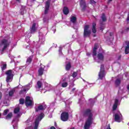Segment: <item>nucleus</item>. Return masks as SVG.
<instances>
[{
	"label": "nucleus",
	"instance_id": "obj_23",
	"mask_svg": "<svg viewBox=\"0 0 129 129\" xmlns=\"http://www.w3.org/2000/svg\"><path fill=\"white\" fill-rule=\"evenodd\" d=\"M120 83H121V80H120V79L118 78L116 79L114 82L115 87H118V86L120 85Z\"/></svg>",
	"mask_w": 129,
	"mask_h": 129
},
{
	"label": "nucleus",
	"instance_id": "obj_20",
	"mask_svg": "<svg viewBox=\"0 0 129 129\" xmlns=\"http://www.w3.org/2000/svg\"><path fill=\"white\" fill-rule=\"evenodd\" d=\"M37 31L36 29V23H34L32 25V26L30 28V34H35Z\"/></svg>",
	"mask_w": 129,
	"mask_h": 129
},
{
	"label": "nucleus",
	"instance_id": "obj_32",
	"mask_svg": "<svg viewBox=\"0 0 129 129\" xmlns=\"http://www.w3.org/2000/svg\"><path fill=\"white\" fill-rule=\"evenodd\" d=\"M89 103L90 105H94V103H95V100H93L92 98H90L89 99Z\"/></svg>",
	"mask_w": 129,
	"mask_h": 129
},
{
	"label": "nucleus",
	"instance_id": "obj_47",
	"mask_svg": "<svg viewBox=\"0 0 129 129\" xmlns=\"http://www.w3.org/2000/svg\"><path fill=\"white\" fill-rule=\"evenodd\" d=\"M124 31H125L126 33H128L129 27H127L126 29H124Z\"/></svg>",
	"mask_w": 129,
	"mask_h": 129
},
{
	"label": "nucleus",
	"instance_id": "obj_21",
	"mask_svg": "<svg viewBox=\"0 0 129 129\" xmlns=\"http://www.w3.org/2000/svg\"><path fill=\"white\" fill-rule=\"evenodd\" d=\"M118 102L119 100L117 99H115L114 101V104L113 105L112 107V111H114L115 110H116V109L117 108V105H118Z\"/></svg>",
	"mask_w": 129,
	"mask_h": 129
},
{
	"label": "nucleus",
	"instance_id": "obj_13",
	"mask_svg": "<svg viewBox=\"0 0 129 129\" xmlns=\"http://www.w3.org/2000/svg\"><path fill=\"white\" fill-rule=\"evenodd\" d=\"M50 2H51V0H48L45 3L44 15H47L49 13V10H50Z\"/></svg>",
	"mask_w": 129,
	"mask_h": 129
},
{
	"label": "nucleus",
	"instance_id": "obj_41",
	"mask_svg": "<svg viewBox=\"0 0 129 129\" xmlns=\"http://www.w3.org/2000/svg\"><path fill=\"white\" fill-rule=\"evenodd\" d=\"M73 28L75 30H76V32H77V30H78V26H77V25H76V23L73 24Z\"/></svg>",
	"mask_w": 129,
	"mask_h": 129
},
{
	"label": "nucleus",
	"instance_id": "obj_17",
	"mask_svg": "<svg viewBox=\"0 0 129 129\" xmlns=\"http://www.w3.org/2000/svg\"><path fill=\"white\" fill-rule=\"evenodd\" d=\"M97 48H98V44L97 43H95L94 47L93 48V57L94 58V60H95V56H96L97 54Z\"/></svg>",
	"mask_w": 129,
	"mask_h": 129
},
{
	"label": "nucleus",
	"instance_id": "obj_48",
	"mask_svg": "<svg viewBox=\"0 0 129 129\" xmlns=\"http://www.w3.org/2000/svg\"><path fill=\"white\" fill-rule=\"evenodd\" d=\"M16 3H18V4H21L22 3V0H15Z\"/></svg>",
	"mask_w": 129,
	"mask_h": 129
},
{
	"label": "nucleus",
	"instance_id": "obj_27",
	"mask_svg": "<svg viewBox=\"0 0 129 129\" xmlns=\"http://www.w3.org/2000/svg\"><path fill=\"white\" fill-rule=\"evenodd\" d=\"M64 15H68L69 14V9L67 7H64L63 9Z\"/></svg>",
	"mask_w": 129,
	"mask_h": 129
},
{
	"label": "nucleus",
	"instance_id": "obj_61",
	"mask_svg": "<svg viewBox=\"0 0 129 129\" xmlns=\"http://www.w3.org/2000/svg\"><path fill=\"white\" fill-rule=\"evenodd\" d=\"M127 89L128 90H129V85H128L127 86Z\"/></svg>",
	"mask_w": 129,
	"mask_h": 129
},
{
	"label": "nucleus",
	"instance_id": "obj_55",
	"mask_svg": "<svg viewBox=\"0 0 129 129\" xmlns=\"http://www.w3.org/2000/svg\"><path fill=\"white\" fill-rule=\"evenodd\" d=\"M124 75H125V77H127V76H128V74L127 73H125L124 74Z\"/></svg>",
	"mask_w": 129,
	"mask_h": 129
},
{
	"label": "nucleus",
	"instance_id": "obj_35",
	"mask_svg": "<svg viewBox=\"0 0 129 129\" xmlns=\"http://www.w3.org/2000/svg\"><path fill=\"white\" fill-rule=\"evenodd\" d=\"M45 16L43 17V23H46L47 21L49 20V16H47V14H44Z\"/></svg>",
	"mask_w": 129,
	"mask_h": 129
},
{
	"label": "nucleus",
	"instance_id": "obj_50",
	"mask_svg": "<svg viewBox=\"0 0 129 129\" xmlns=\"http://www.w3.org/2000/svg\"><path fill=\"white\" fill-rule=\"evenodd\" d=\"M25 40H26V42H27V43H29V42H30V39H29V38H26L25 39Z\"/></svg>",
	"mask_w": 129,
	"mask_h": 129
},
{
	"label": "nucleus",
	"instance_id": "obj_56",
	"mask_svg": "<svg viewBox=\"0 0 129 129\" xmlns=\"http://www.w3.org/2000/svg\"><path fill=\"white\" fill-rule=\"evenodd\" d=\"M2 97H3V94H2V93L0 92V100L2 99Z\"/></svg>",
	"mask_w": 129,
	"mask_h": 129
},
{
	"label": "nucleus",
	"instance_id": "obj_9",
	"mask_svg": "<svg viewBox=\"0 0 129 129\" xmlns=\"http://www.w3.org/2000/svg\"><path fill=\"white\" fill-rule=\"evenodd\" d=\"M60 119L62 121H67L69 119V114L68 112H63L60 115Z\"/></svg>",
	"mask_w": 129,
	"mask_h": 129
},
{
	"label": "nucleus",
	"instance_id": "obj_18",
	"mask_svg": "<svg viewBox=\"0 0 129 129\" xmlns=\"http://www.w3.org/2000/svg\"><path fill=\"white\" fill-rule=\"evenodd\" d=\"M39 42H40L41 44H43V43H44L46 40L45 35H44V34L41 32H39Z\"/></svg>",
	"mask_w": 129,
	"mask_h": 129
},
{
	"label": "nucleus",
	"instance_id": "obj_52",
	"mask_svg": "<svg viewBox=\"0 0 129 129\" xmlns=\"http://www.w3.org/2000/svg\"><path fill=\"white\" fill-rule=\"evenodd\" d=\"M33 84V82H31L30 83H29L27 86H29V85H32Z\"/></svg>",
	"mask_w": 129,
	"mask_h": 129
},
{
	"label": "nucleus",
	"instance_id": "obj_40",
	"mask_svg": "<svg viewBox=\"0 0 129 129\" xmlns=\"http://www.w3.org/2000/svg\"><path fill=\"white\" fill-rule=\"evenodd\" d=\"M19 103L20 104H24L25 103V100L23 98H21L19 100Z\"/></svg>",
	"mask_w": 129,
	"mask_h": 129
},
{
	"label": "nucleus",
	"instance_id": "obj_1",
	"mask_svg": "<svg viewBox=\"0 0 129 129\" xmlns=\"http://www.w3.org/2000/svg\"><path fill=\"white\" fill-rule=\"evenodd\" d=\"M82 115L84 118H87L86 120L84 129L90 128V125L93 122V113H92V110L90 108H87L82 111Z\"/></svg>",
	"mask_w": 129,
	"mask_h": 129
},
{
	"label": "nucleus",
	"instance_id": "obj_64",
	"mask_svg": "<svg viewBox=\"0 0 129 129\" xmlns=\"http://www.w3.org/2000/svg\"><path fill=\"white\" fill-rule=\"evenodd\" d=\"M87 83L89 85H90L91 84H93L92 83H90L89 82H87Z\"/></svg>",
	"mask_w": 129,
	"mask_h": 129
},
{
	"label": "nucleus",
	"instance_id": "obj_37",
	"mask_svg": "<svg viewBox=\"0 0 129 129\" xmlns=\"http://www.w3.org/2000/svg\"><path fill=\"white\" fill-rule=\"evenodd\" d=\"M9 111H10V110L9 109H6L4 111V112L3 113V115H7L8 113H9Z\"/></svg>",
	"mask_w": 129,
	"mask_h": 129
},
{
	"label": "nucleus",
	"instance_id": "obj_28",
	"mask_svg": "<svg viewBox=\"0 0 129 129\" xmlns=\"http://www.w3.org/2000/svg\"><path fill=\"white\" fill-rule=\"evenodd\" d=\"M29 89H30V87L27 88H27H24L22 90H21L19 92L20 95H21L22 94H24V93H27V91H28V90H29Z\"/></svg>",
	"mask_w": 129,
	"mask_h": 129
},
{
	"label": "nucleus",
	"instance_id": "obj_43",
	"mask_svg": "<svg viewBox=\"0 0 129 129\" xmlns=\"http://www.w3.org/2000/svg\"><path fill=\"white\" fill-rule=\"evenodd\" d=\"M68 86V83L67 82H64L62 83L61 85L62 87H67Z\"/></svg>",
	"mask_w": 129,
	"mask_h": 129
},
{
	"label": "nucleus",
	"instance_id": "obj_19",
	"mask_svg": "<svg viewBox=\"0 0 129 129\" xmlns=\"http://www.w3.org/2000/svg\"><path fill=\"white\" fill-rule=\"evenodd\" d=\"M125 44H126V46H125L124 44H123L122 48H124V47H125V54H127L129 53V41H125Z\"/></svg>",
	"mask_w": 129,
	"mask_h": 129
},
{
	"label": "nucleus",
	"instance_id": "obj_3",
	"mask_svg": "<svg viewBox=\"0 0 129 129\" xmlns=\"http://www.w3.org/2000/svg\"><path fill=\"white\" fill-rule=\"evenodd\" d=\"M10 39L11 37H10V36L7 35L6 36L4 39L1 40L0 42V46H3V45H4V47L1 50V54H4L5 50H6L7 48H8V47H9L10 45H11L12 41L10 40Z\"/></svg>",
	"mask_w": 129,
	"mask_h": 129
},
{
	"label": "nucleus",
	"instance_id": "obj_6",
	"mask_svg": "<svg viewBox=\"0 0 129 129\" xmlns=\"http://www.w3.org/2000/svg\"><path fill=\"white\" fill-rule=\"evenodd\" d=\"M13 73V70H9L6 72V74L7 76L6 78V82H12L13 81V78H14V75Z\"/></svg>",
	"mask_w": 129,
	"mask_h": 129
},
{
	"label": "nucleus",
	"instance_id": "obj_16",
	"mask_svg": "<svg viewBox=\"0 0 129 129\" xmlns=\"http://www.w3.org/2000/svg\"><path fill=\"white\" fill-rule=\"evenodd\" d=\"M97 31L96 30V23L95 22H93L92 23V32L93 33V34H92V36L93 37H96V32Z\"/></svg>",
	"mask_w": 129,
	"mask_h": 129
},
{
	"label": "nucleus",
	"instance_id": "obj_25",
	"mask_svg": "<svg viewBox=\"0 0 129 129\" xmlns=\"http://www.w3.org/2000/svg\"><path fill=\"white\" fill-rule=\"evenodd\" d=\"M26 6H21V8L20 9V15H22V16H23V15H24L25 13V10H26Z\"/></svg>",
	"mask_w": 129,
	"mask_h": 129
},
{
	"label": "nucleus",
	"instance_id": "obj_57",
	"mask_svg": "<svg viewBox=\"0 0 129 129\" xmlns=\"http://www.w3.org/2000/svg\"><path fill=\"white\" fill-rule=\"evenodd\" d=\"M50 129H56V128L54 126H52L50 127Z\"/></svg>",
	"mask_w": 129,
	"mask_h": 129
},
{
	"label": "nucleus",
	"instance_id": "obj_53",
	"mask_svg": "<svg viewBox=\"0 0 129 129\" xmlns=\"http://www.w3.org/2000/svg\"><path fill=\"white\" fill-rule=\"evenodd\" d=\"M106 129H111V128H110V125L109 124L108 125V126H107V127Z\"/></svg>",
	"mask_w": 129,
	"mask_h": 129
},
{
	"label": "nucleus",
	"instance_id": "obj_38",
	"mask_svg": "<svg viewBox=\"0 0 129 129\" xmlns=\"http://www.w3.org/2000/svg\"><path fill=\"white\" fill-rule=\"evenodd\" d=\"M3 104H5V106H9L10 105V103L6 100L3 101Z\"/></svg>",
	"mask_w": 129,
	"mask_h": 129
},
{
	"label": "nucleus",
	"instance_id": "obj_29",
	"mask_svg": "<svg viewBox=\"0 0 129 129\" xmlns=\"http://www.w3.org/2000/svg\"><path fill=\"white\" fill-rule=\"evenodd\" d=\"M43 74H44V69L42 67H40L38 70V75L39 76H42Z\"/></svg>",
	"mask_w": 129,
	"mask_h": 129
},
{
	"label": "nucleus",
	"instance_id": "obj_7",
	"mask_svg": "<svg viewBox=\"0 0 129 129\" xmlns=\"http://www.w3.org/2000/svg\"><path fill=\"white\" fill-rule=\"evenodd\" d=\"M105 69L104 68V64H102L100 66V70L99 73V79L102 80L105 76Z\"/></svg>",
	"mask_w": 129,
	"mask_h": 129
},
{
	"label": "nucleus",
	"instance_id": "obj_60",
	"mask_svg": "<svg viewBox=\"0 0 129 129\" xmlns=\"http://www.w3.org/2000/svg\"><path fill=\"white\" fill-rule=\"evenodd\" d=\"M123 97H125V98H127V96L125 95L123 97H122L121 98H123Z\"/></svg>",
	"mask_w": 129,
	"mask_h": 129
},
{
	"label": "nucleus",
	"instance_id": "obj_49",
	"mask_svg": "<svg viewBox=\"0 0 129 129\" xmlns=\"http://www.w3.org/2000/svg\"><path fill=\"white\" fill-rule=\"evenodd\" d=\"M91 55V53H90V52L87 53V56H88V57H90Z\"/></svg>",
	"mask_w": 129,
	"mask_h": 129
},
{
	"label": "nucleus",
	"instance_id": "obj_8",
	"mask_svg": "<svg viewBox=\"0 0 129 129\" xmlns=\"http://www.w3.org/2000/svg\"><path fill=\"white\" fill-rule=\"evenodd\" d=\"M97 59H96V58L95 57V60L97 63H102L104 61V55L102 53L100 52L98 53L97 55Z\"/></svg>",
	"mask_w": 129,
	"mask_h": 129
},
{
	"label": "nucleus",
	"instance_id": "obj_22",
	"mask_svg": "<svg viewBox=\"0 0 129 129\" xmlns=\"http://www.w3.org/2000/svg\"><path fill=\"white\" fill-rule=\"evenodd\" d=\"M66 70H67V71H69V70H70V69H71V68L72 67V66L71 65V62L66 61Z\"/></svg>",
	"mask_w": 129,
	"mask_h": 129
},
{
	"label": "nucleus",
	"instance_id": "obj_42",
	"mask_svg": "<svg viewBox=\"0 0 129 129\" xmlns=\"http://www.w3.org/2000/svg\"><path fill=\"white\" fill-rule=\"evenodd\" d=\"M15 92L14 90H11L9 93V96H12L13 95H14V92Z\"/></svg>",
	"mask_w": 129,
	"mask_h": 129
},
{
	"label": "nucleus",
	"instance_id": "obj_5",
	"mask_svg": "<svg viewBox=\"0 0 129 129\" xmlns=\"http://www.w3.org/2000/svg\"><path fill=\"white\" fill-rule=\"evenodd\" d=\"M44 115L45 114L44 113L41 112L38 116L36 117L35 119L34 123H35V126L33 129H38V126H39V123L40 121V120H42V119L44 117Z\"/></svg>",
	"mask_w": 129,
	"mask_h": 129
},
{
	"label": "nucleus",
	"instance_id": "obj_11",
	"mask_svg": "<svg viewBox=\"0 0 129 129\" xmlns=\"http://www.w3.org/2000/svg\"><path fill=\"white\" fill-rule=\"evenodd\" d=\"M80 1V6L81 8L82 12H85L87 8V5H86V2L85 0H79Z\"/></svg>",
	"mask_w": 129,
	"mask_h": 129
},
{
	"label": "nucleus",
	"instance_id": "obj_59",
	"mask_svg": "<svg viewBox=\"0 0 129 129\" xmlns=\"http://www.w3.org/2000/svg\"><path fill=\"white\" fill-rule=\"evenodd\" d=\"M75 90H76V88H74L72 89V91H75Z\"/></svg>",
	"mask_w": 129,
	"mask_h": 129
},
{
	"label": "nucleus",
	"instance_id": "obj_15",
	"mask_svg": "<svg viewBox=\"0 0 129 129\" xmlns=\"http://www.w3.org/2000/svg\"><path fill=\"white\" fill-rule=\"evenodd\" d=\"M47 108V105L44 106L42 104L38 105V107H35V112H38L39 110H45Z\"/></svg>",
	"mask_w": 129,
	"mask_h": 129
},
{
	"label": "nucleus",
	"instance_id": "obj_4",
	"mask_svg": "<svg viewBox=\"0 0 129 129\" xmlns=\"http://www.w3.org/2000/svg\"><path fill=\"white\" fill-rule=\"evenodd\" d=\"M90 26L89 25H85L84 27L83 37L86 38H90L91 35V30H89Z\"/></svg>",
	"mask_w": 129,
	"mask_h": 129
},
{
	"label": "nucleus",
	"instance_id": "obj_30",
	"mask_svg": "<svg viewBox=\"0 0 129 129\" xmlns=\"http://www.w3.org/2000/svg\"><path fill=\"white\" fill-rule=\"evenodd\" d=\"M12 117H13V113L10 112L8 113V115H6V116L5 117V119H11Z\"/></svg>",
	"mask_w": 129,
	"mask_h": 129
},
{
	"label": "nucleus",
	"instance_id": "obj_34",
	"mask_svg": "<svg viewBox=\"0 0 129 129\" xmlns=\"http://www.w3.org/2000/svg\"><path fill=\"white\" fill-rule=\"evenodd\" d=\"M3 64L1 66V69L2 71H4V70H6L7 69V63L2 62Z\"/></svg>",
	"mask_w": 129,
	"mask_h": 129
},
{
	"label": "nucleus",
	"instance_id": "obj_24",
	"mask_svg": "<svg viewBox=\"0 0 129 129\" xmlns=\"http://www.w3.org/2000/svg\"><path fill=\"white\" fill-rule=\"evenodd\" d=\"M33 58H34V55H30L27 59L26 62L28 65H30L31 63H32V61L33 60Z\"/></svg>",
	"mask_w": 129,
	"mask_h": 129
},
{
	"label": "nucleus",
	"instance_id": "obj_44",
	"mask_svg": "<svg viewBox=\"0 0 129 129\" xmlns=\"http://www.w3.org/2000/svg\"><path fill=\"white\" fill-rule=\"evenodd\" d=\"M62 49H63V48H62V47H59L58 52H59L60 55H62L63 54V53L62 52Z\"/></svg>",
	"mask_w": 129,
	"mask_h": 129
},
{
	"label": "nucleus",
	"instance_id": "obj_39",
	"mask_svg": "<svg viewBox=\"0 0 129 129\" xmlns=\"http://www.w3.org/2000/svg\"><path fill=\"white\" fill-rule=\"evenodd\" d=\"M77 75H78V72H74L73 73L72 76H73V78H76Z\"/></svg>",
	"mask_w": 129,
	"mask_h": 129
},
{
	"label": "nucleus",
	"instance_id": "obj_62",
	"mask_svg": "<svg viewBox=\"0 0 129 129\" xmlns=\"http://www.w3.org/2000/svg\"><path fill=\"white\" fill-rule=\"evenodd\" d=\"M1 118H3V117L2 116V113H0V118H1Z\"/></svg>",
	"mask_w": 129,
	"mask_h": 129
},
{
	"label": "nucleus",
	"instance_id": "obj_36",
	"mask_svg": "<svg viewBox=\"0 0 129 129\" xmlns=\"http://www.w3.org/2000/svg\"><path fill=\"white\" fill-rule=\"evenodd\" d=\"M37 85L38 86V88H39L40 89V88H41V87H42V82H41L40 81H37Z\"/></svg>",
	"mask_w": 129,
	"mask_h": 129
},
{
	"label": "nucleus",
	"instance_id": "obj_33",
	"mask_svg": "<svg viewBox=\"0 0 129 129\" xmlns=\"http://www.w3.org/2000/svg\"><path fill=\"white\" fill-rule=\"evenodd\" d=\"M77 20V18H76V17L73 16L71 18V22H72V23H73V24H76Z\"/></svg>",
	"mask_w": 129,
	"mask_h": 129
},
{
	"label": "nucleus",
	"instance_id": "obj_51",
	"mask_svg": "<svg viewBox=\"0 0 129 129\" xmlns=\"http://www.w3.org/2000/svg\"><path fill=\"white\" fill-rule=\"evenodd\" d=\"M124 33H125V31L124 30H122L121 31V35H123V34H124Z\"/></svg>",
	"mask_w": 129,
	"mask_h": 129
},
{
	"label": "nucleus",
	"instance_id": "obj_26",
	"mask_svg": "<svg viewBox=\"0 0 129 129\" xmlns=\"http://www.w3.org/2000/svg\"><path fill=\"white\" fill-rule=\"evenodd\" d=\"M105 24L104 23H103L102 22H100V30L102 31V32L104 30L105 28Z\"/></svg>",
	"mask_w": 129,
	"mask_h": 129
},
{
	"label": "nucleus",
	"instance_id": "obj_14",
	"mask_svg": "<svg viewBox=\"0 0 129 129\" xmlns=\"http://www.w3.org/2000/svg\"><path fill=\"white\" fill-rule=\"evenodd\" d=\"M114 37L113 32H110L109 36H107V33H106L104 35V38L106 39V41H111V40H113Z\"/></svg>",
	"mask_w": 129,
	"mask_h": 129
},
{
	"label": "nucleus",
	"instance_id": "obj_46",
	"mask_svg": "<svg viewBox=\"0 0 129 129\" xmlns=\"http://www.w3.org/2000/svg\"><path fill=\"white\" fill-rule=\"evenodd\" d=\"M120 60H121V55H119L118 56V58H117V60L118 61H120Z\"/></svg>",
	"mask_w": 129,
	"mask_h": 129
},
{
	"label": "nucleus",
	"instance_id": "obj_54",
	"mask_svg": "<svg viewBox=\"0 0 129 129\" xmlns=\"http://www.w3.org/2000/svg\"><path fill=\"white\" fill-rule=\"evenodd\" d=\"M67 79V78H64L63 79H62V82H65V81H66Z\"/></svg>",
	"mask_w": 129,
	"mask_h": 129
},
{
	"label": "nucleus",
	"instance_id": "obj_12",
	"mask_svg": "<svg viewBox=\"0 0 129 129\" xmlns=\"http://www.w3.org/2000/svg\"><path fill=\"white\" fill-rule=\"evenodd\" d=\"M25 103L27 107H29V106H32V105H33V101L31 100V97H26Z\"/></svg>",
	"mask_w": 129,
	"mask_h": 129
},
{
	"label": "nucleus",
	"instance_id": "obj_2",
	"mask_svg": "<svg viewBox=\"0 0 129 129\" xmlns=\"http://www.w3.org/2000/svg\"><path fill=\"white\" fill-rule=\"evenodd\" d=\"M20 109L19 107L15 108L14 110V113L15 114H17V115L13 118L11 122L14 129H18V124L19 123V121H20L19 117H21L22 114H23V112H20Z\"/></svg>",
	"mask_w": 129,
	"mask_h": 129
},
{
	"label": "nucleus",
	"instance_id": "obj_45",
	"mask_svg": "<svg viewBox=\"0 0 129 129\" xmlns=\"http://www.w3.org/2000/svg\"><path fill=\"white\" fill-rule=\"evenodd\" d=\"M90 4L91 5H95V4H96V2L94 1V0H90Z\"/></svg>",
	"mask_w": 129,
	"mask_h": 129
},
{
	"label": "nucleus",
	"instance_id": "obj_63",
	"mask_svg": "<svg viewBox=\"0 0 129 129\" xmlns=\"http://www.w3.org/2000/svg\"><path fill=\"white\" fill-rule=\"evenodd\" d=\"M31 2H32V3H34V2H36V0H31Z\"/></svg>",
	"mask_w": 129,
	"mask_h": 129
},
{
	"label": "nucleus",
	"instance_id": "obj_58",
	"mask_svg": "<svg viewBox=\"0 0 129 129\" xmlns=\"http://www.w3.org/2000/svg\"><path fill=\"white\" fill-rule=\"evenodd\" d=\"M54 126H55V127H57V123H56V122H54Z\"/></svg>",
	"mask_w": 129,
	"mask_h": 129
},
{
	"label": "nucleus",
	"instance_id": "obj_10",
	"mask_svg": "<svg viewBox=\"0 0 129 129\" xmlns=\"http://www.w3.org/2000/svg\"><path fill=\"white\" fill-rule=\"evenodd\" d=\"M114 120L118 122H120V117L122 116L120 112L118 110L116 111V112L114 113Z\"/></svg>",
	"mask_w": 129,
	"mask_h": 129
},
{
	"label": "nucleus",
	"instance_id": "obj_31",
	"mask_svg": "<svg viewBox=\"0 0 129 129\" xmlns=\"http://www.w3.org/2000/svg\"><path fill=\"white\" fill-rule=\"evenodd\" d=\"M101 19L102 21H100V22H102V23L106 22V17H105V14L104 13L102 14Z\"/></svg>",
	"mask_w": 129,
	"mask_h": 129
}]
</instances>
